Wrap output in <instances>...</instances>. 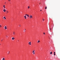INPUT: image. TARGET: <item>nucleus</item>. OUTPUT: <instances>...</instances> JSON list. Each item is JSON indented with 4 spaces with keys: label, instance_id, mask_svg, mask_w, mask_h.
<instances>
[{
    "label": "nucleus",
    "instance_id": "1",
    "mask_svg": "<svg viewBox=\"0 0 60 60\" xmlns=\"http://www.w3.org/2000/svg\"><path fill=\"white\" fill-rule=\"evenodd\" d=\"M33 18V16H32V15H30V18L31 19V18Z\"/></svg>",
    "mask_w": 60,
    "mask_h": 60
},
{
    "label": "nucleus",
    "instance_id": "2",
    "mask_svg": "<svg viewBox=\"0 0 60 60\" xmlns=\"http://www.w3.org/2000/svg\"><path fill=\"white\" fill-rule=\"evenodd\" d=\"M29 45H31V42H29Z\"/></svg>",
    "mask_w": 60,
    "mask_h": 60
},
{
    "label": "nucleus",
    "instance_id": "3",
    "mask_svg": "<svg viewBox=\"0 0 60 60\" xmlns=\"http://www.w3.org/2000/svg\"><path fill=\"white\" fill-rule=\"evenodd\" d=\"M5 29H7V27L6 26H5L4 27Z\"/></svg>",
    "mask_w": 60,
    "mask_h": 60
},
{
    "label": "nucleus",
    "instance_id": "4",
    "mask_svg": "<svg viewBox=\"0 0 60 60\" xmlns=\"http://www.w3.org/2000/svg\"><path fill=\"white\" fill-rule=\"evenodd\" d=\"M3 11H4V12H5V11H6V10L5 9H3Z\"/></svg>",
    "mask_w": 60,
    "mask_h": 60
},
{
    "label": "nucleus",
    "instance_id": "5",
    "mask_svg": "<svg viewBox=\"0 0 60 60\" xmlns=\"http://www.w3.org/2000/svg\"><path fill=\"white\" fill-rule=\"evenodd\" d=\"M12 40H14V39H15V38H14V37L12 38Z\"/></svg>",
    "mask_w": 60,
    "mask_h": 60
},
{
    "label": "nucleus",
    "instance_id": "6",
    "mask_svg": "<svg viewBox=\"0 0 60 60\" xmlns=\"http://www.w3.org/2000/svg\"><path fill=\"white\" fill-rule=\"evenodd\" d=\"M24 18H25V19H26V16L25 15V16H24Z\"/></svg>",
    "mask_w": 60,
    "mask_h": 60
},
{
    "label": "nucleus",
    "instance_id": "7",
    "mask_svg": "<svg viewBox=\"0 0 60 60\" xmlns=\"http://www.w3.org/2000/svg\"><path fill=\"white\" fill-rule=\"evenodd\" d=\"M39 42H40V40H38V43H39Z\"/></svg>",
    "mask_w": 60,
    "mask_h": 60
},
{
    "label": "nucleus",
    "instance_id": "8",
    "mask_svg": "<svg viewBox=\"0 0 60 60\" xmlns=\"http://www.w3.org/2000/svg\"><path fill=\"white\" fill-rule=\"evenodd\" d=\"M55 53H56V52H54V56H55V55H56L55 54Z\"/></svg>",
    "mask_w": 60,
    "mask_h": 60
},
{
    "label": "nucleus",
    "instance_id": "9",
    "mask_svg": "<svg viewBox=\"0 0 60 60\" xmlns=\"http://www.w3.org/2000/svg\"><path fill=\"white\" fill-rule=\"evenodd\" d=\"M5 58H3L2 59V60H5Z\"/></svg>",
    "mask_w": 60,
    "mask_h": 60
},
{
    "label": "nucleus",
    "instance_id": "10",
    "mask_svg": "<svg viewBox=\"0 0 60 60\" xmlns=\"http://www.w3.org/2000/svg\"><path fill=\"white\" fill-rule=\"evenodd\" d=\"M52 54V52H51L50 53V54L51 55V54Z\"/></svg>",
    "mask_w": 60,
    "mask_h": 60
},
{
    "label": "nucleus",
    "instance_id": "11",
    "mask_svg": "<svg viewBox=\"0 0 60 60\" xmlns=\"http://www.w3.org/2000/svg\"><path fill=\"white\" fill-rule=\"evenodd\" d=\"M34 52H35V51H34V50L32 52V53H34Z\"/></svg>",
    "mask_w": 60,
    "mask_h": 60
},
{
    "label": "nucleus",
    "instance_id": "12",
    "mask_svg": "<svg viewBox=\"0 0 60 60\" xmlns=\"http://www.w3.org/2000/svg\"><path fill=\"white\" fill-rule=\"evenodd\" d=\"M4 18L5 20V19H6V18H5V17H4Z\"/></svg>",
    "mask_w": 60,
    "mask_h": 60
},
{
    "label": "nucleus",
    "instance_id": "13",
    "mask_svg": "<svg viewBox=\"0 0 60 60\" xmlns=\"http://www.w3.org/2000/svg\"><path fill=\"white\" fill-rule=\"evenodd\" d=\"M30 8V7L29 6H28V9H29Z\"/></svg>",
    "mask_w": 60,
    "mask_h": 60
},
{
    "label": "nucleus",
    "instance_id": "14",
    "mask_svg": "<svg viewBox=\"0 0 60 60\" xmlns=\"http://www.w3.org/2000/svg\"><path fill=\"white\" fill-rule=\"evenodd\" d=\"M27 16L28 17H29V15H27Z\"/></svg>",
    "mask_w": 60,
    "mask_h": 60
},
{
    "label": "nucleus",
    "instance_id": "15",
    "mask_svg": "<svg viewBox=\"0 0 60 60\" xmlns=\"http://www.w3.org/2000/svg\"><path fill=\"white\" fill-rule=\"evenodd\" d=\"M47 7H45V9H47Z\"/></svg>",
    "mask_w": 60,
    "mask_h": 60
},
{
    "label": "nucleus",
    "instance_id": "16",
    "mask_svg": "<svg viewBox=\"0 0 60 60\" xmlns=\"http://www.w3.org/2000/svg\"><path fill=\"white\" fill-rule=\"evenodd\" d=\"M13 34L14 35H15V32H13Z\"/></svg>",
    "mask_w": 60,
    "mask_h": 60
},
{
    "label": "nucleus",
    "instance_id": "17",
    "mask_svg": "<svg viewBox=\"0 0 60 60\" xmlns=\"http://www.w3.org/2000/svg\"><path fill=\"white\" fill-rule=\"evenodd\" d=\"M33 55H34L35 54V52H33Z\"/></svg>",
    "mask_w": 60,
    "mask_h": 60
},
{
    "label": "nucleus",
    "instance_id": "18",
    "mask_svg": "<svg viewBox=\"0 0 60 60\" xmlns=\"http://www.w3.org/2000/svg\"><path fill=\"white\" fill-rule=\"evenodd\" d=\"M43 34H45V33H43Z\"/></svg>",
    "mask_w": 60,
    "mask_h": 60
},
{
    "label": "nucleus",
    "instance_id": "19",
    "mask_svg": "<svg viewBox=\"0 0 60 60\" xmlns=\"http://www.w3.org/2000/svg\"><path fill=\"white\" fill-rule=\"evenodd\" d=\"M8 1H9V2L11 1V0H8Z\"/></svg>",
    "mask_w": 60,
    "mask_h": 60
},
{
    "label": "nucleus",
    "instance_id": "20",
    "mask_svg": "<svg viewBox=\"0 0 60 60\" xmlns=\"http://www.w3.org/2000/svg\"><path fill=\"white\" fill-rule=\"evenodd\" d=\"M0 27H2V26H1V25H0Z\"/></svg>",
    "mask_w": 60,
    "mask_h": 60
},
{
    "label": "nucleus",
    "instance_id": "21",
    "mask_svg": "<svg viewBox=\"0 0 60 60\" xmlns=\"http://www.w3.org/2000/svg\"><path fill=\"white\" fill-rule=\"evenodd\" d=\"M3 7H5V5H4V6H3Z\"/></svg>",
    "mask_w": 60,
    "mask_h": 60
},
{
    "label": "nucleus",
    "instance_id": "22",
    "mask_svg": "<svg viewBox=\"0 0 60 60\" xmlns=\"http://www.w3.org/2000/svg\"><path fill=\"white\" fill-rule=\"evenodd\" d=\"M9 53H8V54H9V53H10V52L9 51Z\"/></svg>",
    "mask_w": 60,
    "mask_h": 60
},
{
    "label": "nucleus",
    "instance_id": "23",
    "mask_svg": "<svg viewBox=\"0 0 60 60\" xmlns=\"http://www.w3.org/2000/svg\"><path fill=\"white\" fill-rule=\"evenodd\" d=\"M27 15L26 14H25V15H26V16H27Z\"/></svg>",
    "mask_w": 60,
    "mask_h": 60
},
{
    "label": "nucleus",
    "instance_id": "24",
    "mask_svg": "<svg viewBox=\"0 0 60 60\" xmlns=\"http://www.w3.org/2000/svg\"><path fill=\"white\" fill-rule=\"evenodd\" d=\"M43 19V21H44V19Z\"/></svg>",
    "mask_w": 60,
    "mask_h": 60
},
{
    "label": "nucleus",
    "instance_id": "25",
    "mask_svg": "<svg viewBox=\"0 0 60 60\" xmlns=\"http://www.w3.org/2000/svg\"><path fill=\"white\" fill-rule=\"evenodd\" d=\"M6 37H7H7H7V36H6Z\"/></svg>",
    "mask_w": 60,
    "mask_h": 60
},
{
    "label": "nucleus",
    "instance_id": "26",
    "mask_svg": "<svg viewBox=\"0 0 60 60\" xmlns=\"http://www.w3.org/2000/svg\"><path fill=\"white\" fill-rule=\"evenodd\" d=\"M19 26L20 27V25H19Z\"/></svg>",
    "mask_w": 60,
    "mask_h": 60
},
{
    "label": "nucleus",
    "instance_id": "27",
    "mask_svg": "<svg viewBox=\"0 0 60 60\" xmlns=\"http://www.w3.org/2000/svg\"><path fill=\"white\" fill-rule=\"evenodd\" d=\"M4 9H5V7H4Z\"/></svg>",
    "mask_w": 60,
    "mask_h": 60
},
{
    "label": "nucleus",
    "instance_id": "28",
    "mask_svg": "<svg viewBox=\"0 0 60 60\" xmlns=\"http://www.w3.org/2000/svg\"><path fill=\"white\" fill-rule=\"evenodd\" d=\"M10 4H11V2H10Z\"/></svg>",
    "mask_w": 60,
    "mask_h": 60
},
{
    "label": "nucleus",
    "instance_id": "29",
    "mask_svg": "<svg viewBox=\"0 0 60 60\" xmlns=\"http://www.w3.org/2000/svg\"><path fill=\"white\" fill-rule=\"evenodd\" d=\"M7 12L8 13V12H9L8 11H7Z\"/></svg>",
    "mask_w": 60,
    "mask_h": 60
},
{
    "label": "nucleus",
    "instance_id": "30",
    "mask_svg": "<svg viewBox=\"0 0 60 60\" xmlns=\"http://www.w3.org/2000/svg\"><path fill=\"white\" fill-rule=\"evenodd\" d=\"M24 32H25V30H24Z\"/></svg>",
    "mask_w": 60,
    "mask_h": 60
},
{
    "label": "nucleus",
    "instance_id": "31",
    "mask_svg": "<svg viewBox=\"0 0 60 60\" xmlns=\"http://www.w3.org/2000/svg\"><path fill=\"white\" fill-rule=\"evenodd\" d=\"M3 41V40H1V41Z\"/></svg>",
    "mask_w": 60,
    "mask_h": 60
},
{
    "label": "nucleus",
    "instance_id": "32",
    "mask_svg": "<svg viewBox=\"0 0 60 60\" xmlns=\"http://www.w3.org/2000/svg\"><path fill=\"white\" fill-rule=\"evenodd\" d=\"M40 11H41V10H40Z\"/></svg>",
    "mask_w": 60,
    "mask_h": 60
},
{
    "label": "nucleus",
    "instance_id": "33",
    "mask_svg": "<svg viewBox=\"0 0 60 60\" xmlns=\"http://www.w3.org/2000/svg\"><path fill=\"white\" fill-rule=\"evenodd\" d=\"M39 4H41V3H40Z\"/></svg>",
    "mask_w": 60,
    "mask_h": 60
},
{
    "label": "nucleus",
    "instance_id": "34",
    "mask_svg": "<svg viewBox=\"0 0 60 60\" xmlns=\"http://www.w3.org/2000/svg\"><path fill=\"white\" fill-rule=\"evenodd\" d=\"M5 3L6 4V2H5Z\"/></svg>",
    "mask_w": 60,
    "mask_h": 60
},
{
    "label": "nucleus",
    "instance_id": "35",
    "mask_svg": "<svg viewBox=\"0 0 60 60\" xmlns=\"http://www.w3.org/2000/svg\"><path fill=\"white\" fill-rule=\"evenodd\" d=\"M50 30H51V29H50Z\"/></svg>",
    "mask_w": 60,
    "mask_h": 60
},
{
    "label": "nucleus",
    "instance_id": "36",
    "mask_svg": "<svg viewBox=\"0 0 60 60\" xmlns=\"http://www.w3.org/2000/svg\"><path fill=\"white\" fill-rule=\"evenodd\" d=\"M3 19H4V18H3Z\"/></svg>",
    "mask_w": 60,
    "mask_h": 60
},
{
    "label": "nucleus",
    "instance_id": "37",
    "mask_svg": "<svg viewBox=\"0 0 60 60\" xmlns=\"http://www.w3.org/2000/svg\"><path fill=\"white\" fill-rule=\"evenodd\" d=\"M25 30H26V29H25Z\"/></svg>",
    "mask_w": 60,
    "mask_h": 60
},
{
    "label": "nucleus",
    "instance_id": "38",
    "mask_svg": "<svg viewBox=\"0 0 60 60\" xmlns=\"http://www.w3.org/2000/svg\"><path fill=\"white\" fill-rule=\"evenodd\" d=\"M1 45V44H0V45Z\"/></svg>",
    "mask_w": 60,
    "mask_h": 60
}]
</instances>
